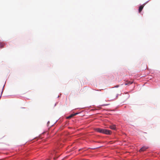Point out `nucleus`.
I'll list each match as a JSON object with an SVG mask.
<instances>
[{
	"label": "nucleus",
	"mask_w": 160,
	"mask_h": 160,
	"mask_svg": "<svg viewBox=\"0 0 160 160\" xmlns=\"http://www.w3.org/2000/svg\"><path fill=\"white\" fill-rule=\"evenodd\" d=\"M118 87H119V85H117L115 86L114 87H115V88H118Z\"/></svg>",
	"instance_id": "8"
},
{
	"label": "nucleus",
	"mask_w": 160,
	"mask_h": 160,
	"mask_svg": "<svg viewBox=\"0 0 160 160\" xmlns=\"http://www.w3.org/2000/svg\"><path fill=\"white\" fill-rule=\"evenodd\" d=\"M95 130L98 132L108 135H110L112 133V131H111L104 128H96L95 129Z\"/></svg>",
	"instance_id": "1"
},
{
	"label": "nucleus",
	"mask_w": 160,
	"mask_h": 160,
	"mask_svg": "<svg viewBox=\"0 0 160 160\" xmlns=\"http://www.w3.org/2000/svg\"><path fill=\"white\" fill-rule=\"evenodd\" d=\"M75 116V114H71V115H70L69 116L68 118H72V117H73V116Z\"/></svg>",
	"instance_id": "6"
},
{
	"label": "nucleus",
	"mask_w": 160,
	"mask_h": 160,
	"mask_svg": "<svg viewBox=\"0 0 160 160\" xmlns=\"http://www.w3.org/2000/svg\"><path fill=\"white\" fill-rule=\"evenodd\" d=\"M78 114V113H76L74 114H75V115H77Z\"/></svg>",
	"instance_id": "10"
},
{
	"label": "nucleus",
	"mask_w": 160,
	"mask_h": 160,
	"mask_svg": "<svg viewBox=\"0 0 160 160\" xmlns=\"http://www.w3.org/2000/svg\"><path fill=\"white\" fill-rule=\"evenodd\" d=\"M118 94H117V96H116V98H118Z\"/></svg>",
	"instance_id": "9"
},
{
	"label": "nucleus",
	"mask_w": 160,
	"mask_h": 160,
	"mask_svg": "<svg viewBox=\"0 0 160 160\" xmlns=\"http://www.w3.org/2000/svg\"><path fill=\"white\" fill-rule=\"evenodd\" d=\"M144 6V5L143 4L142 5H141L139 8L138 9V12L139 13L141 12L142 11V10L143 7Z\"/></svg>",
	"instance_id": "3"
},
{
	"label": "nucleus",
	"mask_w": 160,
	"mask_h": 160,
	"mask_svg": "<svg viewBox=\"0 0 160 160\" xmlns=\"http://www.w3.org/2000/svg\"><path fill=\"white\" fill-rule=\"evenodd\" d=\"M133 83L131 81H128L127 82V83H125V85H127L129 84H131Z\"/></svg>",
	"instance_id": "5"
},
{
	"label": "nucleus",
	"mask_w": 160,
	"mask_h": 160,
	"mask_svg": "<svg viewBox=\"0 0 160 160\" xmlns=\"http://www.w3.org/2000/svg\"><path fill=\"white\" fill-rule=\"evenodd\" d=\"M49 123V121H48V123H47V124H48V123Z\"/></svg>",
	"instance_id": "11"
},
{
	"label": "nucleus",
	"mask_w": 160,
	"mask_h": 160,
	"mask_svg": "<svg viewBox=\"0 0 160 160\" xmlns=\"http://www.w3.org/2000/svg\"><path fill=\"white\" fill-rule=\"evenodd\" d=\"M106 105H104L103 106H106Z\"/></svg>",
	"instance_id": "12"
},
{
	"label": "nucleus",
	"mask_w": 160,
	"mask_h": 160,
	"mask_svg": "<svg viewBox=\"0 0 160 160\" xmlns=\"http://www.w3.org/2000/svg\"><path fill=\"white\" fill-rule=\"evenodd\" d=\"M110 128L112 130H116V127L115 125H112L109 126Z\"/></svg>",
	"instance_id": "4"
},
{
	"label": "nucleus",
	"mask_w": 160,
	"mask_h": 160,
	"mask_svg": "<svg viewBox=\"0 0 160 160\" xmlns=\"http://www.w3.org/2000/svg\"><path fill=\"white\" fill-rule=\"evenodd\" d=\"M4 46V44L1 42H0V48H2Z\"/></svg>",
	"instance_id": "7"
},
{
	"label": "nucleus",
	"mask_w": 160,
	"mask_h": 160,
	"mask_svg": "<svg viewBox=\"0 0 160 160\" xmlns=\"http://www.w3.org/2000/svg\"><path fill=\"white\" fill-rule=\"evenodd\" d=\"M148 148V147L147 146H143L139 150L140 152H142L144 151L146 149Z\"/></svg>",
	"instance_id": "2"
}]
</instances>
